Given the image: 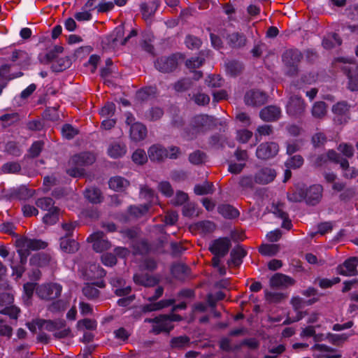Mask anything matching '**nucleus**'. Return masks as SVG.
<instances>
[{"label": "nucleus", "instance_id": "37", "mask_svg": "<svg viewBox=\"0 0 358 358\" xmlns=\"http://www.w3.org/2000/svg\"><path fill=\"white\" fill-rule=\"evenodd\" d=\"M126 146L120 143L111 144L108 148V155L114 159L122 157L126 153Z\"/></svg>", "mask_w": 358, "mask_h": 358}, {"label": "nucleus", "instance_id": "19", "mask_svg": "<svg viewBox=\"0 0 358 358\" xmlns=\"http://www.w3.org/2000/svg\"><path fill=\"white\" fill-rule=\"evenodd\" d=\"M266 94L259 90L247 92L244 97L245 103L248 106H261L266 102Z\"/></svg>", "mask_w": 358, "mask_h": 358}, {"label": "nucleus", "instance_id": "51", "mask_svg": "<svg viewBox=\"0 0 358 358\" xmlns=\"http://www.w3.org/2000/svg\"><path fill=\"white\" fill-rule=\"evenodd\" d=\"M83 294L89 299H94L99 296V290L94 285L87 284L83 288Z\"/></svg>", "mask_w": 358, "mask_h": 358}, {"label": "nucleus", "instance_id": "39", "mask_svg": "<svg viewBox=\"0 0 358 358\" xmlns=\"http://www.w3.org/2000/svg\"><path fill=\"white\" fill-rule=\"evenodd\" d=\"M150 209V205L141 204L138 206H130L128 213L134 217L138 218L145 215Z\"/></svg>", "mask_w": 358, "mask_h": 358}, {"label": "nucleus", "instance_id": "33", "mask_svg": "<svg viewBox=\"0 0 358 358\" xmlns=\"http://www.w3.org/2000/svg\"><path fill=\"white\" fill-rule=\"evenodd\" d=\"M218 213L224 218L234 219L239 215L238 210L229 204H221L217 208Z\"/></svg>", "mask_w": 358, "mask_h": 358}, {"label": "nucleus", "instance_id": "48", "mask_svg": "<svg viewBox=\"0 0 358 358\" xmlns=\"http://www.w3.org/2000/svg\"><path fill=\"white\" fill-rule=\"evenodd\" d=\"M303 158L301 155H296L287 159L285 166L287 169H299L303 164Z\"/></svg>", "mask_w": 358, "mask_h": 358}, {"label": "nucleus", "instance_id": "38", "mask_svg": "<svg viewBox=\"0 0 358 358\" xmlns=\"http://www.w3.org/2000/svg\"><path fill=\"white\" fill-rule=\"evenodd\" d=\"M341 43L342 40L336 33L327 35L322 40V45L325 49H331L335 45H341Z\"/></svg>", "mask_w": 358, "mask_h": 358}, {"label": "nucleus", "instance_id": "5", "mask_svg": "<svg viewBox=\"0 0 358 358\" xmlns=\"http://www.w3.org/2000/svg\"><path fill=\"white\" fill-rule=\"evenodd\" d=\"M303 58L301 52L296 48L285 50L282 59L285 65L288 68L287 73L289 76H294L299 71V64Z\"/></svg>", "mask_w": 358, "mask_h": 358}, {"label": "nucleus", "instance_id": "63", "mask_svg": "<svg viewBox=\"0 0 358 358\" xmlns=\"http://www.w3.org/2000/svg\"><path fill=\"white\" fill-rule=\"evenodd\" d=\"M57 58V55L55 53V51H53L52 50H49L45 54H40L38 55V59L40 62L43 64H48L53 62Z\"/></svg>", "mask_w": 358, "mask_h": 358}, {"label": "nucleus", "instance_id": "10", "mask_svg": "<svg viewBox=\"0 0 358 358\" xmlns=\"http://www.w3.org/2000/svg\"><path fill=\"white\" fill-rule=\"evenodd\" d=\"M87 242L92 243L94 250L96 252H102L109 249L111 246L110 242L106 237L103 231H96L91 234L87 238Z\"/></svg>", "mask_w": 358, "mask_h": 358}, {"label": "nucleus", "instance_id": "8", "mask_svg": "<svg viewBox=\"0 0 358 358\" xmlns=\"http://www.w3.org/2000/svg\"><path fill=\"white\" fill-rule=\"evenodd\" d=\"M336 124L342 125L346 124L350 119V106L346 101H339L334 104L331 108Z\"/></svg>", "mask_w": 358, "mask_h": 358}, {"label": "nucleus", "instance_id": "16", "mask_svg": "<svg viewBox=\"0 0 358 358\" xmlns=\"http://www.w3.org/2000/svg\"><path fill=\"white\" fill-rule=\"evenodd\" d=\"M110 283L111 284L115 295L118 296H124L129 295L131 292L130 285H127L125 280L120 276H114L110 278Z\"/></svg>", "mask_w": 358, "mask_h": 358}, {"label": "nucleus", "instance_id": "26", "mask_svg": "<svg viewBox=\"0 0 358 358\" xmlns=\"http://www.w3.org/2000/svg\"><path fill=\"white\" fill-rule=\"evenodd\" d=\"M148 154L151 161L159 162L166 159L167 149L159 144L153 145L149 148Z\"/></svg>", "mask_w": 358, "mask_h": 358}, {"label": "nucleus", "instance_id": "41", "mask_svg": "<svg viewBox=\"0 0 358 358\" xmlns=\"http://www.w3.org/2000/svg\"><path fill=\"white\" fill-rule=\"evenodd\" d=\"M36 205L38 208L45 211H50L53 208H57L55 206L53 199L46 196L38 199L36 201Z\"/></svg>", "mask_w": 358, "mask_h": 358}, {"label": "nucleus", "instance_id": "60", "mask_svg": "<svg viewBox=\"0 0 358 358\" xmlns=\"http://www.w3.org/2000/svg\"><path fill=\"white\" fill-rule=\"evenodd\" d=\"M185 44L189 49H197L200 47L201 42V40L194 36L188 35L185 38Z\"/></svg>", "mask_w": 358, "mask_h": 358}, {"label": "nucleus", "instance_id": "15", "mask_svg": "<svg viewBox=\"0 0 358 358\" xmlns=\"http://www.w3.org/2000/svg\"><path fill=\"white\" fill-rule=\"evenodd\" d=\"M286 108L287 112L290 116H298L304 110V101L301 96L297 95L292 96L289 98Z\"/></svg>", "mask_w": 358, "mask_h": 358}, {"label": "nucleus", "instance_id": "43", "mask_svg": "<svg viewBox=\"0 0 358 358\" xmlns=\"http://www.w3.org/2000/svg\"><path fill=\"white\" fill-rule=\"evenodd\" d=\"M157 8V4L155 1L142 3L141 9L144 18L148 19L153 15Z\"/></svg>", "mask_w": 358, "mask_h": 358}, {"label": "nucleus", "instance_id": "46", "mask_svg": "<svg viewBox=\"0 0 358 358\" xmlns=\"http://www.w3.org/2000/svg\"><path fill=\"white\" fill-rule=\"evenodd\" d=\"M71 61L68 58H59L51 66L52 71L62 72L70 67Z\"/></svg>", "mask_w": 358, "mask_h": 358}, {"label": "nucleus", "instance_id": "64", "mask_svg": "<svg viewBox=\"0 0 358 358\" xmlns=\"http://www.w3.org/2000/svg\"><path fill=\"white\" fill-rule=\"evenodd\" d=\"M115 338L122 341H127L131 336V332L124 327H120L113 332Z\"/></svg>", "mask_w": 358, "mask_h": 358}, {"label": "nucleus", "instance_id": "42", "mask_svg": "<svg viewBox=\"0 0 358 358\" xmlns=\"http://www.w3.org/2000/svg\"><path fill=\"white\" fill-rule=\"evenodd\" d=\"M194 192L197 195H205L213 192V184L205 181L203 184H198L194 186Z\"/></svg>", "mask_w": 358, "mask_h": 358}, {"label": "nucleus", "instance_id": "34", "mask_svg": "<svg viewBox=\"0 0 358 358\" xmlns=\"http://www.w3.org/2000/svg\"><path fill=\"white\" fill-rule=\"evenodd\" d=\"M246 255V252L241 247L234 248L230 253L231 259L229 264L234 266H238L243 262V258Z\"/></svg>", "mask_w": 358, "mask_h": 358}, {"label": "nucleus", "instance_id": "20", "mask_svg": "<svg viewBox=\"0 0 358 358\" xmlns=\"http://www.w3.org/2000/svg\"><path fill=\"white\" fill-rule=\"evenodd\" d=\"M276 177L273 169L264 167L260 169L255 176V181L259 184H267L272 182Z\"/></svg>", "mask_w": 358, "mask_h": 358}, {"label": "nucleus", "instance_id": "59", "mask_svg": "<svg viewBox=\"0 0 358 358\" xmlns=\"http://www.w3.org/2000/svg\"><path fill=\"white\" fill-rule=\"evenodd\" d=\"M164 114V111L159 107L152 108L147 113L146 117L150 121H156L160 119Z\"/></svg>", "mask_w": 358, "mask_h": 358}, {"label": "nucleus", "instance_id": "25", "mask_svg": "<svg viewBox=\"0 0 358 358\" xmlns=\"http://www.w3.org/2000/svg\"><path fill=\"white\" fill-rule=\"evenodd\" d=\"M259 115L264 121H275L278 120L280 115V109L275 106H269L262 109Z\"/></svg>", "mask_w": 358, "mask_h": 358}, {"label": "nucleus", "instance_id": "58", "mask_svg": "<svg viewBox=\"0 0 358 358\" xmlns=\"http://www.w3.org/2000/svg\"><path fill=\"white\" fill-rule=\"evenodd\" d=\"M44 146V143L42 141H34L29 150V153L31 157H38L41 152Z\"/></svg>", "mask_w": 358, "mask_h": 358}, {"label": "nucleus", "instance_id": "17", "mask_svg": "<svg viewBox=\"0 0 358 358\" xmlns=\"http://www.w3.org/2000/svg\"><path fill=\"white\" fill-rule=\"evenodd\" d=\"M38 329L40 330H46L48 331H56L62 329L66 325V322L62 319L55 320L38 319L36 320Z\"/></svg>", "mask_w": 358, "mask_h": 358}, {"label": "nucleus", "instance_id": "23", "mask_svg": "<svg viewBox=\"0 0 358 358\" xmlns=\"http://www.w3.org/2000/svg\"><path fill=\"white\" fill-rule=\"evenodd\" d=\"M147 135L146 127L140 122L134 123L130 127V138L138 142L143 140Z\"/></svg>", "mask_w": 358, "mask_h": 358}, {"label": "nucleus", "instance_id": "35", "mask_svg": "<svg viewBox=\"0 0 358 358\" xmlns=\"http://www.w3.org/2000/svg\"><path fill=\"white\" fill-rule=\"evenodd\" d=\"M140 196L148 201L150 206L157 203V196L153 189L146 185L141 186Z\"/></svg>", "mask_w": 358, "mask_h": 358}, {"label": "nucleus", "instance_id": "50", "mask_svg": "<svg viewBox=\"0 0 358 358\" xmlns=\"http://www.w3.org/2000/svg\"><path fill=\"white\" fill-rule=\"evenodd\" d=\"M305 189L302 188L296 189L292 193L287 194V199L291 202H301L305 201Z\"/></svg>", "mask_w": 358, "mask_h": 358}, {"label": "nucleus", "instance_id": "22", "mask_svg": "<svg viewBox=\"0 0 358 358\" xmlns=\"http://www.w3.org/2000/svg\"><path fill=\"white\" fill-rule=\"evenodd\" d=\"M269 283L271 287H284L294 284V280L285 274L277 273L270 278Z\"/></svg>", "mask_w": 358, "mask_h": 358}, {"label": "nucleus", "instance_id": "53", "mask_svg": "<svg viewBox=\"0 0 358 358\" xmlns=\"http://www.w3.org/2000/svg\"><path fill=\"white\" fill-rule=\"evenodd\" d=\"M20 310L15 306H8L0 310V313L8 315L10 319L17 320Z\"/></svg>", "mask_w": 358, "mask_h": 358}, {"label": "nucleus", "instance_id": "7", "mask_svg": "<svg viewBox=\"0 0 358 358\" xmlns=\"http://www.w3.org/2000/svg\"><path fill=\"white\" fill-rule=\"evenodd\" d=\"M144 322L152 324L150 332L155 335L163 332L169 333L173 329V324H170V320L166 315H160L154 318H145Z\"/></svg>", "mask_w": 358, "mask_h": 358}, {"label": "nucleus", "instance_id": "13", "mask_svg": "<svg viewBox=\"0 0 358 358\" xmlns=\"http://www.w3.org/2000/svg\"><path fill=\"white\" fill-rule=\"evenodd\" d=\"M177 66L178 61L174 55L159 57L155 63V68L162 73L172 72Z\"/></svg>", "mask_w": 358, "mask_h": 358}, {"label": "nucleus", "instance_id": "24", "mask_svg": "<svg viewBox=\"0 0 358 358\" xmlns=\"http://www.w3.org/2000/svg\"><path fill=\"white\" fill-rule=\"evenodd\" d=\"M134 281L136 284L144 287H154L159 282V279L154 275L148 273H136L134 275Z\"/></svg>", "mask_w": 358, "mask_h": 358}, {"label": "nucleus", "instance_id": "3", "mask_svg": "<svg viewBox=\"0 0 358 358\" xmlns=\"http://www.w3.org/2000/svg\"><path fill=\"white\" fill-rule=\"evenodd\" d=\"M47 243L41 240L22 238L17 241V253L22 264H26L30 252L44 249Z\"/></svg>", "mask_w": 358, "mask_h": 358}, {"label": "nucleus", "instance_id": "47", "mask_svg": "<svg viewBox=\"0 0 358 358\" xmlns=\"http://www.w3.org/2000/svg\"><path fill=\"white\" fill-rule=\"evenodd\" d=\"M189 343V338L186 336H180L171 338L170 345L173 348L181 349L187 346Z\"/></svg>", "mask_w": 358, "mask_h": 358}, {"label": "nucleus", "instance_id": "56", "mask_svg": "<svg viewBox=\"0 0 358 358\" xmlns=\"http://www.w3.org/2000/svg\"><path fill=\"white\" fill-rule=\"evenodd\" d=\"M206 158V154L200 150L194 151L189 156V161L190 163L198 165L202 164Z\"/></svg>", "mask_w": 358, "mask_h": 358}, {"label": "nucleus", "instance_id": "32", "mask_svg": "<svg viewBox=\"0 0 358 358\" xmlns=\"http://www.w3.org/2000/svg\"><path fill=\"white\" fill-rule=\"evenodd\" d=\"M84 196L86 199L92 203H99L102 201L100 189L94 187L86 188L84 192Z\"/></svg>", "mask_w": 358, "mask_h": 358}, {"label": "nucleus", "instance_id": "21", "mask_svg": "<svg viewBox=\"0 0 358 358\" xmlns=\"http://www.w3.org/2000/svg\"><path fill=\"white\" fill-rule=\"evenodd\" d=\"M227 44L232 48H241L246 44L247 38L243 33L233 32L226 37Z\"/></svg>", "mask_w": 358, "mask_h": 358}, {"label": "nucleus", "instance_id": "27", "mask_svg": "<svg viewBox=\"0 0 358 358\" xmlns=\"http://www.w3.org/2000/svg\"><path fill=\"white\" fill-rule=\"evenodd\" d=\"M108 185L115 192H123L129 187V182L124 178L117 176L110 178Z\"/></svg>", "mask_w": 358, "mask_h": 358}, {"label": "nucleus", "instance_id": "9", "mask_svg": "<svg viewBox=\"0 0 358 358\" xmlns=\"http://www.w3.org/2000/svg\"><path fill=\"white\" fill-rule=\"evenodd\" d=\"M313 358H341L342 354L338 349L325 344L316 343L310 348Z\"/></svg>", "mask_w": 358, "mask_h": 358}, {"label": "nucleus", "instance_id": "62", "mask_svg": "<svg viewBox=\"0 0 358 358\" xmlns=\"http://www.w3.org/2000/svg\"><path fill=\"white\" fill-rule=\"evenodd\" d=\"M192 81L189 78H183L178 80L174 85V89L177 92H184L190 88Z\"/></svg>", "mask_w": 358, "mask_h": 358}, {"label": "nucleus", "instance_id": "57", "mask_svg": "<svg viewBox=\"0 0 358 358\" xmlns=\"http://www.w3.org/2000/svg\"><path fill=\"white\" fill-rule=\"evenodd\" d=\"M20 170L21 166L20 164L15 162H7L2 166V171L4 173H16Z\"/></svg>", "mask_w": 358, "mask_h": 358}, {"label": "nucleus", "instance_id": "6", "mask_svg": "<svg viewBox=\"0 0 358 358\" xmlns=\"http://www.w3.org/2000/svg\"><path fill=\"white\" fill-rule=\"evenodd\" d=\"M62 292V286L58 283H47L38 285L36 289L37 296L43 300H52L58 298Z\"/></svg>", "mask_w": 358, "mask_h": 358}, {"label": "nucleus", "instance_id": "29", "mask_svg": "<svg viewBox=\"0 0 358 358\" xmlns=\"http://www.w3.org/2000/svg\"><path fill=\"white\" fill-rule=\"evenodd\" d=\"M52 262V257L48 254L44 252L37 253L30 258V264L39 267L48 266Z\"/></svg>", "mask_w": 358, "mask_h": 358}, {"label": "nucleus", "instance_id": "4", "mask_svg": "<svg viewBox=\"0 0 358 358\" xmlns=\"http://www.w3.org/2000/svg\"><path fill=\"white\" fill-rule=\"evenodd\" d=\"M136 31L133 29L127 36L123 38L124 28L120 26L116 27L111 34L104 38L103 43L106 48L114 50L120 45H125L130 38L136 36Z\"/></svg>", "mask_w": 358, "mask_h": 358}, {"label": "nucleus", "instance_id": "18", "mask_svg": "<svg viewBox=\"0 0 358 358\" xmlns=\"http://www.w3.org/2000/svg\"><path fill=\"white\" fill-rule=\"evenodd\" d=\"M358 259L357 257H350L346 259L343 264L337 266L338 274L345 276H352L357 274V266Z\"/></svg>", "mask_w": 358, "mask_h": 358}, {"label": "nucleus", "instance_id": "45", "mask_svg": "<svg viewBox=\"0 0 358 358\" xmlns=\"http://www.w3.org/2000/svg\"><path fill=\"white\" fill-rule=\"evenodd\" d=\"M225 66L227 73L231 76L238 75L243 69L242 64L235 60L228 62Z\"/></svg>", "mask_w": 358, "mask_h": 358}, {"label": "nucleus", "instance_id": "49", "mask_svg": "<svg viewBox=\"0 0 358 358\" xmlns=\"http://www.w3.org/2000/svg\"><path fill=\"white\" fill-rule=\"evenodd\" d=\"M259 252L265 256H273L279 251V246L275 244H264L260 246Z\"/></svg>", "mask_w": 358, "mask_h": 358}, {"label": "nucleus", "instance_id": "12", "mask_svg": "<svg viewBox=\"0 0 358 358\" xmlns=\"http://www.w3.org/2000/svg\"><path fill=\"white\" fill-rule=\"evenodd\" d=\"M278 150V145L275 143H262L257 149L256 155L260 159H268L275 156Z\"/></svg>", "mask_w": 358, "mask_h": 358}, {"label": "nucleus", "instance_id": "31", "mask_svg": "<svg viewBox=\"0 0 358 358\" xmlns=\"http://www.w3.org/2000/svg\"><path fill=\"white\" fill-rule=\"evenodd\" d=\"M343 69L347 74L349 80V90L351 91H358V66H356L355 70L353 72H352L351 69L348 66H344Z\"/></svg>", "mask_w": 358, "mask_h": 358}, {"label": "nucleus", "instance_id": "2", "mask_svg": "<svg viewBox=\"0 0 358 358\" xmlns=\"http://www.w3.org/2000/svg\"><path fill=\"white\" fill-rule=\"evenodd\" d=\"M95 156L90 152H83L71 157L69 164L73 167L67 169L66 173L74 178L83 175V166L92 164L95 162Z\"/></svg>", "mask_w": 358, "mask_h": 358}, {"label": "nucleus", "instance_id": "55", "mask_svg": "<svg viewBox=\"0 0 358 358\" xmlns=\"http://www.w3.org/2000/svg\"><path fill=\"white\" fill-rule=\"evenodd\" d=\"M78 133L76 128L73 127L71 124H65L62 127V134L63 136L67 139H72Z\"/></svg>", "mask_w": 358, "mask_h": 358}, {"label": "nucleus", "instance_id": "54", "mask_svg": "<svg viewBox=\"0 0 358 358\" xmlns=\"http://www.w3.org/2000/svg\"><path fill=\"white\" fill-rule=\"evenodd\" d=\"M206 85L211 88L220 87L222 85V78L219 75H209L205 80Z\"/></svg>", "mask_w": 358, "mask_h": 358}, {"label": "nucleus", "instance_id": "1", "mask_svg": "<svg viewBox=\"0 0 358 358\" xmlns=\"http://www.w3.org/2000/svg\"><path fill=\"white\" fill-rule=\"evenodd\" d=\"M216 126V119L213 116L206 114L194 115L190 120L188 127L185 131V137L192 140L199 134L211 130Z\"/></svg>", "mask_w": 358, "mask_h": 358}, {"label": "nucleus", "instance_id": "14", "mask_svg": "<svg viewBox=\"0 0 358 358\" xmlns=\"http://www.w3.org/2000/svg\"><path fill=\"white\" fill-rule=\"evenodd\" d=\"M230 246L231 242L228 238H220L212 241L209 250L215 256H224L229 252Z\"/></svg>", "mask_w": 358, "mask_h": 358}, {"label": "nucleus", "instance_id": "28", "mask_svg": "<svg viewBox=\"0 0 358 358\" xmlns=\"http://www.w3.org/2000/svg\"><path fill=\"white\" fill-rule=\"evenodd\" d=\"M60 248L66 253H75L79 249V243L70 237H62L60 238Z\"/></svg>", "mask_w": 358, "mask_h": 358}, {"label": "nucleus", "instance_id": "52", "mask_svg": "<svg viewBox=\"0 0 358 358\" xmlns=\"http://www.w3.org/2000/svg\"><path fill=\"white\" fill-rule=\"evenodd\" d=\"M317 76L315 73H308L303 74L301 78V82L294 83V85L297 88H301L304 85H311L315 82Z\"/></svg>", "mask_w": 358, "mask_h": 358}, {"label": "nucleus", "instance_id": "30", "mask_svg": "<svg viewBox=\"0 0 358 358\" xmlns=\"http://www.w3.org/2000/svg\"><path fill=\"white\" fill-rule=\"evenodd\" d=\"M20 120V116L18 113H4L0 116V124L3 128H7L18 122Z\"/></svg>", "mask_w": 358, "mask_h": 358}, {"label": "nucleus", "instance_id": "36", "mask_svg": "<svg viewBox=\"0 0 358 358\" xmlns=\"http://www.w3.org/2000/svg\"><path fill=\"white\" fill-rule=\"evenodd\" d=\"M189 273V268L182 264H177L172 266L171 273L174 278L178 280H184L188 276Z\"/></svg>", "mask_w": 358, "mask_h": 358}, {"label": "nucleus", "instance_id": "40", "mask_svg": "<svg viewBox=\"0 0 358 358\" xmlns=\"http://www.w3.org/2000/svg\"><path fill=\"white\" fill-rule=\"evenodd\" d=\"M312 115L315 118H322L327 114V104L324 101H317L312 107Z\"/></svg>", "mask_w": 358, "mask_h": 358}, {"label": "nucleus", "instance_id": "44", "mask_svg": "<svg viewBox=\"0 0 358 358\" xmlns=\"http://www.w3.org/2000/svg\"><path fill=\"white\" fill-rule=\"evenodd\" d=\"M59 211L58 207L48 211L43 217V222L50 225L55 224L59 220Z\"/></svg>", "mask_w": 358, "mask_h": 358}, {"label": "nucleus", "instance_id": "11", "mask_svg": "<svg viewBox=\"0 0 358 358\" xmlns=\"http://www.w3.org/2000/svg\"><path fill=\"white\" fill-rule=\"evenodd\" d=\"M323 187L319 184H315L305 189V202L310 206H315L320 201L322 197Z\"/></svg>", "mask_w": 358, "mask_h": 358}, {"label": "nucleus", "instance_id": "61", "mask_svg": "<svg viewBox=\"0 0 358 358\" xmlns=\"http://www.w3.org/2000/svg\"><path fill=\"white\" fill-rule=\"evenodd\" d=\"M148 157L143 150L138 149L132 155V160L138 164H143L147 161Z\"/></svg>", "mask_w": 358, "mask_h": 358}]
</instances>
